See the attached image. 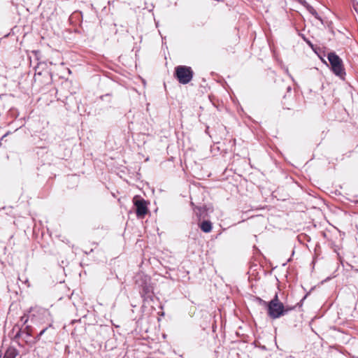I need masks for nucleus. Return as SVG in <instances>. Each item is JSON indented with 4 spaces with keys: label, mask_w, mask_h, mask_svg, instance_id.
Masks as SVG:
<instances>
[{
    "label": "nucleus",
    "mask_w": 358,
    "mask_h": 358,
    "mask_svg": "<svg viewBox=\"0 0 358 358\" xmlns=\"http://www.w3.org/2000/svg\"><path fill=\"white\" fill-rule=\"evenodd\" d=\"M327 59L329 62L331 69L333 73L341 79H344L345 71L343 66V61L334 52H331L327 55Z\"/></svg>",
    "instance_id": "7ed1b4c3"
},
{
    "label": "nucleus",
    "mask_w": 358,
    "mask_h": 358,
    "mask_svg": "<svg viewBox=\"0 0 358 358\" xmlns=\"http://www.w3.org/2000/svg\"><path fill=\"white\" fill-rule=\"evenodd\" d=\"M296 306H284V308H285V315H287L289 312H290L291 310H293L295 309Z\"/></svg>",
    "instance_id": "1a4fd4ad"
},
{
    "label": "nucleus",
    "mask_w": 358,
    "mask_h": 358,
    "mask_svg": "<svg viewBox=\"0 0 358 358\" xmlns=\"http://www.w3.org/2000/svg\"><path fill=\"white\" fill-rule=\"evenodd\" d=\"M194 76L190 66L180 65L175 68L174 76L182 85L189 83Z\"/></svg>",
    "instance_id": "20e7f679"
},
{
    "label": "nucleus",
    "mask_w": 358,
    "mask_h": 358,
    "mask_svg": "<svg viewBox=\"0 0 358 358\" xmlns=\"http://www.w3.org/2000/svg\"><path fill=\"white\" fill-rule=\"evenodd\" d=\"M306 298V296H304L303 299L301 301L300 303H301Z\"/></svg>",
    "instance_id": "dca6fc26"
},
{
    "label": "nucleus",
    "mask_w": 358,
    "mask_h": 358,
    "mask_svg": "<svg viewBox=\"0 0 358 358\" xmlns=\"http://www.w3.org/2000/svg\"><path fill=\"white\" fill-rule=\"evenodd\" d=\"M353 271H354L355 272H356V273H358V268H353Z\"/></svg>",
    "instance_id": "2eb2a0df"
},
{
    "label": "nucleus",
    "mask_w": 358,
    "mask_h": 358,
    "mask_svg": "<svg viewBox=\"0 0 358 358\" xmlns=\"http://www.w3.org/2000/svg\"><path fill=\"white\" fill-rule=\"evenodd\" d=\"M199 227L204 233H209L211 231L213 226L209 220H203L200 224Z\"/></svg>",
    "instance_id": "423d86ee"
},
{
    "label": "nucleus",
    "mask_w": 358,
    "mask_h": 358,
    "mask_svg": "<svg viewBox=\"0 0 358 358\" xmlns=\"http://www.w3.org/2000/svg\"><path fill=\"white\" fill-rule=\"evenodd\" d=\"M287 90V92H289L292 90V87L290 86H288Z\"/></svg>",
    "instance_id": "4468645a"
},
{
    "label": "nucleus",
    "mask_w": 358,
    "mask_h": 358,
    "mask_svg": "<svg viewBox=\"0 0 358 358\" xmlns=\"http://www.w3.org/2000/svg\"><path fill=\"white\" fill-rule=\"evenodd\" d=\"M302 4H303V6H306V8H307L308 10L309 11V13H310L312 15L315 16V17L316 18H317V19H319V18H320V17H319V15H318V13H317V12L315 10V9L313 6H311L308 5V4L306 3V1L305 0H303V3H302Z\"/></svg>",
    "instance_id": "6e6552de"
},
{
    "label": "nucleus",
    "mask_w": 358,
    "mask_h": 358,
    "mask_svg": "<svg viewBox=\"0 0 358 358\" xmlns=\"http://www.w3.org/2000/svg\"><path fill=\"white\" fill-rule=\"evenodd\" d=\"M18 355V351L13 347H10L6 351L3 358H15Z\"/></svg>",
    "instance_id": "0eeeda50"
},
{
    "label": "nucleus",
    "mask_w": 358,
    "mask_h": 358,
    "mask_svg": "<svg viewBox=\"0 0 358 358\" xmlns=\"http://www.w3.org/2000/svg\"><path fill=\"white\" fill-rule=\"evenodd\" d=\"M194 210H195L196 215L200 217L201 213L205 211V209H203V208H202V207H196Z\"/></svg>",
    "instance_id": "9d476101"
},
{
    "label": "nucleus",
    "mask_w": 358,
    "mask_h": 358,
    "mask_svg": "<svg viewBox=\"0 0 358 358\" xmlns=\"http://www.w3.org/2000/svg\"><path fill=\"white\" fill-rule=\"evenodd\" d=\"M257 300L259 301L260 304L264 305V306L267 307V304H268V302H266V301L262 300L260 298H257Z\"/></svg>",
    "instance_id": "f8f14e48"
},
{
    "label": "nucleus",
    "mask_w": 358,
    "mask_h": 358,
    "mask_svg": "<svg viewBox=\"0 0 358 358\" xmlns=\"http://www.w3.org/2000/svg\"><path fill=\"white\" fill-rule=\"evenodd\" d=\"M136 284L140 289L139 292L144 301H153L154 287L150 276L138 274L136 276Z\"/></svg>",
    "instance_id": "f257e3e1"
},
{
    "label": "nucleus",
    "mask_w": 358,
    "mask_h": 358,
    "mask_svg": "<svg viewBox=\"0 0 358 358\" xmlns=\"http://www.w3.org/2000/svg\"><path fill=\"white\" fill-rule=\"evenodd\" d=\"M8 134V133H7V134H4V136H3V137H5V136H6Z\"/></svg>",
    "instance_id": "f3484780"
},
{
    "label": "nucleus",
    "mask_w": 358,
    "mask_h": 358,
    "mask_svg": "<svg viewBox=\"0 0 358 358\" xmlns=\"http://www.w3.org/2000/svg\"><path fill=\"white\" fill-rule=\"evenodd\" d=\"M133 203L136 207V214L137 217L143 218L148 213V203L139 196H135L134 197Z\"/></svg>",
    "instance_id": "39448f33"
},
{
    "label": "nucleus",
    "mask_w": 358,
    "mask_h": 358,
    "mask_svg": "<svg viewBox=\"0 0 358 358\" xmlns=\"http://www.w3.org/2000/svg\"><path fill=\"white\" fill-rule=\"evenodd\" d=\"M353 2V8L357 13L358 12V2L356 0H352Z\"/></svg>",
    "instance_id": "9b49d317"
},
{
    "label": "nucleus",
    "mask_w": 358,
    "mask_h": 358,
    "mask_svg": "<svg viewBox=\"0 0 358 358\" xmlns=\"http://www.w3.org/2000/svg\"><path fill=\"white\" fill-rule=\"evenodd\" d=\"M47 328L43 329L41 332L38 334L37 338H39L46 331Z\"/></svg>",
    "instance_id": "ddd939ff"
},
{
    "label": "nucleus",
    "mask_w": 358,
    "mask_h": 358,
    "mask_svg": "<svg viewBox=\"0 0 358 358\" xmlns=\"http://www.w3.org/2000/svg\"><path fill=\"white\" fill-rule=\"evenodd\" d=\"M267 314L273 320L285 315L284 305L280 301L277 293L267 304Z\"/></svg>",
    "instance_id": "f03ea898"
}]
</instances>
